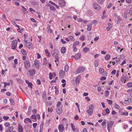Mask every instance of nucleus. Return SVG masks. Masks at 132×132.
<instances>
[{"mask_svg": "<svg viewBox=\"0 0 132 132\" xmlns=\"http://www.w3.org/2000/svg\"><path fill=\"white\" fill-rule=\"evenodd\" d=\"M31 108L30 106H29L28 108V113L29 114L31 111Z\"/></svg>", "mask_w": 132, "mask_h": 132, "instance_id": "41", "label": "nucleus"}, {"mask_svg": "<svg viewBox=\"0 0 132 132\" xmlns=\"http://www.w3.org/2000/svg\"><path fill=\"white\" fill-rule=\"evenodd\" d=\"M128 14L130 15H131L132 14V11L129 10L127 11L126 12H125L124 13V17L125 19H126L128 16L127 14Z\"/></svg>", "mask_w": 132, "mask_h": 132, "instance_id": "7", "label": "nucleus"}, {"mask_svg": "<svg viewBox=\"0 0 132 132\" xmlns=\"http://www.w3.org/2000/svg\"><path fill=\"white\" fill-rule=\"evenodd\" d=\"M104 0H97V1L98 3L102 4L104 1Z\"/></svg>", "mask_w": 132, "mask_h": 132, "instance_id": "45", "label": "nucleus"}, {"mask_svg": "<svg viewBox=\"0 0 132 132\" xmlns=\"http://www.w3.org/2000/svg\"><path fill=\"white\" fill-rule=\"evenodd\" d=\"M132 100L131 98H128L127 100L125 101V103L126 104H129L131 102Z\"/></svg>", "mask_w": 132, "mask_h": 132, "instance_id": "15", "label": "nucleus"}, {"mask_svg": "<svg viewBox=\"0 0 132 132\" xmlns=\"http://www.w3.org/2000/svg\"><path fill=\"white\" fill-rule=\"evenodd\" d=\"M3 101L5 104H6L7 103V100L6 98H4L3 99Z\"/></svg>", "mask_w": 132, "mask_h": 132, "instance_id": "62", "label": "nucleus"}, {"mask_svg": "<svg viewBox=\"0 0 132 132\" xmlns=\"http://www.w3.org/2000/svg\"><path fill=\"white\" fill-rule=\"evenodd\" d=\"M62 106L58 107L57 108L56 112L59 114H61L62 113Z\"/></svg>", "mask_w": 132, "mask_h": 132, "instance_id": "10", "label": "nucleus"}, {"mask_svg": "<svg viewBox=\"0 0 132 132\" xmlns=\"http://www.w3.org/2000/svg\"><path fill=\"white\" fill-rule=\"evenodd\" d=\"M17 42L16 40H14L12 41L11 47L13 50H15L17 46Z\"/></svg>", "mask_w": 132, "mask_h": 132, "instance_id": "4", "label": "nucleus"}, {"mask_svg": "<svg viewBox=\"0 0 132 132\" xmlns=\"http://www.w3.org/2000/svg\"><path fill=\"white\" fill-rule=\"evenodd\" d=\"M31 118L34 119H36V115H35L33 114L31 116Z\"/></svg>", "mask_w": 132, "mask_h": 132, "instance_id": "54", "label": "nucleus"}, {"mask_svg": "<svg viewBox=\"0 0 132 132\" xmlns=\"http://www.w3.org/2000/svg\"><path fill=\"white\" fill-rule=\"evenodd\" d=\"M9 100L11 104L13 105L15 104V103L14 102V101L12 99L10 98V99Z\"/></svg>", "mask_w": 132, "mask_h": 132, "instance_id": "28", "label": "nucleus"}, {"mask_svg": "<svg viewBox=\"0 0 132 132\" xmlns=\"http://www.w3.org/2000/svg\"><path fill=\"white\" fill-rule=\"evenodd\" d=\"M25 68L26 69H28L30 67V64L29 62L28 61H26L24 62Z\"/></svg>", "mask_w": 132, "mask_h": 132, "instance_id": "6", "label": "nucleus"}, {"mask_svg": "<svg viewBox=\"0 0 132 132\" xmlns=\"http://www.w3.org/2000/svg\"><path fill=\"white\" fill-rule=\"evenodd\" d=\"M84 67H81L78 68L76 71V73L78 74L84 72Z\"/></svg>", "mask_w": 132, "mask_h": 132, "instance_id": "5", "label": "nucleus"}, {"mask_svg": "<svg viewBox=\"0 0 132 132\" xmlns=\"http://www.w3.org/2000/svg\"><path fill=\"white\" fill-rule=\"evenodd\" d=\"M24 122L25 123H27L28 122H31V121L30 118H27L24 120Z\"/></svg>", "mask_w": 132, "mask_h": 132, "instance_id": "23", "label": "nucleus"}, {"mask_svg": "<svg viewBox=\"0 0 132 132\" xmlns=\"http://www.w3.org/2000/svg\"><path fill=\"white\" fill-rule=\"evenodd\" d=\"M89 49L87 47H85L83 49V51L85 53L89 52Z\"/></svg>", "mask_w": 132, "mask_h": 132, "instance_id": "22", "label": "nucleus"}, {"mask_svg": "<svg viewBox=\"0 0 132 132\" xmlns=\"http://www.w3.org/2000/svg\"><path fill=\"white\" fill-rule=\"evenodd\" d=\"M118 19L117 21V23H119L121 22V20L119 16H118Z\"/></svg>", "mask_w": 132, "mask_h": 132, "instance_id": "48", "label": "nucleus"}, {"mask_svg": "<svg viewBox=\"0 0 132 132\" xmlns=\"http://www.w3.org/2000/svg\"><path fill=\"white\" fill-rule=\"evenodd\" d=\"M105 58L107 60H108L110 58V56L109 55H107L105 56Z\"/></svg>", "mask_w": 132, "mask_h": 132, "instance_id": "36", "label": "nucleus"}, {"mask_svg": "<svg viewBox=\"0 0 132 132\" xmlns=\"http://www.w3.org/2000/svg\"><path fill=\"white\" fill-rule=\"evenodd\" d=\"M59 3L60 6L61 7L64 6L65 5V3L63 0H60L59 1Z\"/></svg>", "mask_w": 132, "mask_h": 132, "instance_id": "8", "label": "nucleus"}, {"mask_svg": "<svg viewBox=\"0 0 132 132\" xmlns=\"http://www.w3.org/2000/svg\"><path fill=\"white\" fill-rule=\"evenodd\" d=\"M106 124V122L104 121H103L101 125L102 126L103 128H104L106 127V126L105 125Z\"/></svg>", "mask_w": 132, "mask_h": 132, "instance_id": "26", "label": "nucleus"}, {"mask_svg": "<svg viewBox=\"0 0 132 132\" xmlns=\"http://www.w3.org/2000/svg\"><path fill=\"white\" fill-rule=\"evenodd\" d=\"M58 129L60 132H63L64 130V127L62 124L60 125L58 127Z\"/></svg>", "mask_w": 132, "mask_h": 132, "instance_id": "12", "label": "nucleus"}, {"mask_svg": "<svg viewBox=\"0 0 132 132\" xmlns=\"http://www.w3.org/2000/svg\"><path fill=\"white\" fill-rule=\"evenodd\" d=\"M121 115L127 116L128 115V113L127 112H126V113L125 112H122L121 113Z\"/></svg>", "mask_w": 132, "mask_h": 132, "instance_id": "58", "label": "nucleus"}, {"mask_svg": "<svg viewBox=\"0 0 132 132\" xmlns=\"http://www.w3.org/2000/svg\"><path fill=\"white\" fill-rule=\"evenodd\" d=\"M37 125V123H34L33 124V127L34 128H36V126Z\"/></svg>", "mask_w": 132, "mask_h": 132, "instance_id": "55", "label": "nucleus"}, {"mask_svg": "<svg viewBox=\"0 0 132 132\" xmlns=\"http://www.w3.org/2000/svg\"><path fill=\"white\" fill-rule=\"evenodd\" d=\"M21 52L22 53L23 55H26L27 54L26 51L24 49H21Z\"/></svg>", "mask_w": 132, "mask_h": 132, "instance_id": "25", "label": "nucleus"}, {"mask_svg": "<svg viewBox=\"0 0 132 132\" xmlns=\"http://www.w3.org/2000/svg\"><path fill=\"white\" fill-rule=\"evenodd\" d=\"M99 71L100 73H103V75L107 76L108 74L107 72H104V69L102 68L99 69Z\"/></svg>", "mask_w": 132, "mask_h": 132, "instance_id": "13", "label": "nucleus"}, {"mask_svg": "<svg viewBox=\"0 0 132 132\" xmlns=\"http://www.w3.org/2000/svg\"><path fill=\"white\" fill-rule=\"evenodd\" d=\"M69 68V67L68 65H65V68H64V70L66 71H67L68 70V69Z\"/></svg>", "mask_w": 132, "mask_h": 132, "instance_id": "46", "label": "nucleus"}, {"mask_svg": "<svg viewBox=\"0 0 132 132\" xmlns=\"http://www.w3.org/2000/svg\"><path fill=\"white\" fill-rule=\"evenodd\" d=\"M3 118V119L5 120H7L9 118V117L8 116H4Z\"/></svg>", "mask_w": 132, "mask_h": 132, "instance_id": "49", "label": "nucleus"}, {"mask_svg": "<svg viewBox=\"0 0 132 132\" xmlns=\"http://www.w3.org/2000/svg\"><path fill=\"white\" fill-rule=\"evenodd\" d=\"M80 78L81 77L80 76H78L77 77L76 80V82L77 84H79Z\"/></svg>", "mask_w": 132, "mask_h": 132, "instance_id": "20", "label": "nucleus"}, {"mask_svg": "<svg viewBox=\"0 0 132 132\" xmlns=\"http://www.w3.org/2000/svg\"><path fill=\"white\" fill-rule=\"evenodd\" d=\"M23 127L20 124H19L18 130L19 132H22L23 131Z\"/></svg>", "mask_w": 132, "mask_h": 132, "instance_id": "18", "label": "nucleus"}, {"mask_svg": "<svg viewBox=\"0 0 132 132\" xmlns=\"http://www.w3.org/2000/svg\"><path fill=\"white\" fill-rule=\"evenodd\" d=\"M92 23L88 25H87V30L89 31H90L92 29Z\"/></svg>", "mask_w": 132, "mask_h": 132, "instance_id": "24", "label": "nucleus"}, {"mask_svg": "<svg viewBox=\"0 0 132 132\" xmlns=\"http://www.w3.org/2000/svg\"><path fill=\"white\" fill-rule=\"evenodd\" d=\"M61 104V102L60 101H59L58 102L57 104H56V106L57 107H60V105Z\"/></svg>", "mask_w": 132, "mask_h": 132, "instance_id": "40", "label": "nucleus"}, {"mask_svg": "<svg viewBox=\"0 0 132 132\" xmlns=\"http://www.w3.org/2000/svg\"><path fill=\"white\" fill-rule=\"evenodd\" d=\"M92 22L93 24H95V25H96V24H97V21L96 20H93V21Z\"/></svg>", "mask_w": 132, "mask_h": 132, "instance_id": "47", "label": "nucleus"}, {"mask_svg": "<svg viewBox=\"0 0 132 132\" xmlns=\"http://www.w3.org/2000/svg\"><path fill=\"white\" fill-rule=\"evenodd\" d=\"M50 10H53V11H54L55 10V9L53 6L51 5H50Z\"/></svg>", "mask_w": 132, "mask_h": 132, "instance_id": "31", "label": "nucleus"}, {"mask_svg": "<svg viewBox=\"0 0 132 132\" xmlns=\"http://www.w3.org/2000/svg\"><path fill=\"white\" fill-rule=\"evenodd\" d=\"M94 64L96 67H97L98 66V60H96L94 62Z\"/></svg>", "mask_w": 132, "mask_h": 132, "instance_id": "32", "label": "nucleus"}, {"mask_svg": "<svg viewBox=\"0 0 132 132\" xmlns=\"http://www.w3.org/2000/svg\"><path fill=\"white\" fill-rule=\"evenodd\" d=\"M60 75L61 76H62L64 75L65 73L64 71H63L62 70H61L60 72Z\"/></svg>", "mask_w": 132, "mask_h": 132, "instance_id": "27", "label": "nucleus"}, {"mask_svg": "<svg viewBox=\"0 0 132 132\" xmlns=\"http://www.w3.org/2000/svg\"><path fill=\"white\" fill-rule=\"evenodd\" d=\"M26 46L27 47L29 48H30V47H31V45H32L31 43H28L25 44Z\"/></svg>", "mask_w": 132, "mask_h": 132, "instance_id": "29", "label": "nucleus"}, {"mask_svg": "<svg viewBox=\"0 0 132 132\" xmlns=\"http://www.w3.org/2000/svg\"><path fill=\"white\" fill-rule=\"evenodd\" d=\"M49 78L50 79H52V75L51 73L50 72L49 73Z\"/></svg>", "mask_w": 132, "mask_h": 132, "instance_id": "42", "label": "nucleus"}, {"mask_svg": "<svg viewBox=\"0 0 132 132\" xmlns=\"http://www.w3.org/2000/svg\"><path fill=\"white\" fill-rule=\"evenodd\" d=\"M36 119H37L38 120L40 118V115L38 114H37L36 115Z\"/></svg>", "mask_w": 132, "mask_h": 132, "instance_id": "44", "label": "nucleus"}, {"mask_svg": "<svg viewBox=\"0 0 132 132\" xmlns=\"http://www.w3.org/2000/svg\"><path fill=\"white\" fill-rule=\"evenodd\" d=\"M116 70H114L111 72V73L112 74L115 75L116 74Z\"/></svg>", "mask_w": 132, "mask_h": 132, "instance_id": "57", "label": "nucleus"}, {"mask_svg": "<svg viewBox=\"0 0 132 132\" xmlns=\"http://www.w3.org/2000/svg\"><path fill=\"white\" fill-rule=\"evenodd\" d=\"M93 6L94 8L97 10L98 11L101 9V7L100 6L96 3L94 4Z\"/></svg>", "mask_w": 132, "mask_h": 132, "instance_id": "9", "label": "nucleus"}, {"mask_svg": "<svg viewBox=\"0 0 132 132\" xmlns=\"http://www.w3.org/2000/svg\"><path fill=\"white\" fill-rule=\"evenodd\" d=\"M79 44V42L78 41L76 42L73 45V47L76 46L78 45Z\"/></svg>", "mask_w": 132, "mask_h": 132, "instance_id": "38", "label": "nucleus"}, {"mask_svg": "<svg viewBox=\"0 0 132 132\" xmlns=\"http://www.w3.org/2000/svg\"><path fill=\"white\" fill-rule=\"evenodd\" d=\"M81 55V54L80 53H79L76 54L75 56H72V57L75 58V60H77L80 58Z\"/></svg>", "mask_w": 132, "mask_h": 132, "instance_id": "16", "label": "nucleus"}, {"mask_svg": "<svg viewBox=\"0 0 132 132\" xmlns=\"http://www.w3.org/2000/svg\"><path fill=\"white\" fill-rule=\"evenodd\" d=\"M54 88L55 89V93L56 94H58L59 93V92L58 90V89L57 88V87L56 86H55L54 87Z\"/></svg>", "mask_w": 132, "mask_h": 132, "instance_id": "43", "label": "nucleus"}, {"mask_svg": "<svg viewBox=\"0 0 132 132\" xmlns=\"http://www.w3.org/2000/svg\"><path fill=\"white\" fill-rule=\"evenodd\" d=\"M114 123V121H107V128L108 131L109 132H111V128L113 125Z\"/></svg>", "mask_w": 132, "mask_h": 132, "instance_id": "2", "label": "nucleus"}, {"mask_svg": "<svg viewBox=\"0 0 132 132\" xmlns=\"http://www.w3.org/2000/svg\"><path fill=\"white\" fill-rule=\"evenodd\" d=\"M69 38L70 39V40H71L72 41H73L74 40V39L73 38V37L72 36H70L69 37Z\"/></svg>", "mask_w": 132, "mask_h": 132, "instance_id": "53", "label": "nucleus"}, {"mask_svg": "<svg viewBox=\"0 0 132 132\" xmlns=\"http://www.w3.org/2000/svg\"><path fill=\"white\" fill-rule=\"evenodd\" d=\"M106 100L108 101V102L109 104L110 105H111L112 103V101L111 100L107 99Z\"/></svg>", "mask_w": 132, "mask_h": 132, "instance_id": "39", "label": "nucleus"}, {"mask_svg": "<svg viewBox=\"0 0 132 132\" xmlns=\"http://www.w3.org/2000/svg\"><path fill=\"white\" fill-rule=\"evenodd\" d=\"M94 108V105L93 104H91L90 106H89V109L87 110V112L90 115H92L93 112V109Z\"/></svg>", "mask_w": 132, "mask_h": 132, "instance_id": "3", "label": "nucleus"}, {"mask_svg": "<svg viewBox=\"0 0 132 132\" xmlns=\"http://www.w3.org/2000/svg\"><path fill=\"white\" fill-rule=\"evenodd\" d=\"M73 51L74 52H76V51H77V48H76V46H74V47H73Z\"/></svg>", "mask_w": 132, "mask_h": 132, "instance_id": "61", "label": "nucleus"}, {"mask_svg": "<svg viewBox=\"0 0 132 132\" xmlns=\"http://www.w3.org/2000/svg\"><path fill=\"white\" fill-rule=\"evenodd\" d=\"M66 51V48L64 47H63L61 49V52L62 53H64Z\"/></svg>", "mask_w": 132, "mask_h": 132, "instance_id": "21", "label": "nucleus"}, {"mask_svg": "<svg viewBox=\"0 0 132 132\" xmlns=\"http://www.w3.org/2000/svg\"><path fill=\"white\" fill-rule=\"evenodd\" d=\"M127 86L129 87H132V83L131 82H128L127 84Z\"/></svg>", "mask_w": 132, "mask_h": 132, "instance_id": "35", "label": "nucleus"}, {"mask_svg": "<svg viewBox=\"0 0 132 132\" xmlns=\"http://www.w3.org/2000/svg\"><path fill=\"white\" fill-rule=\"evenodd\" d=\"M79 118V116L77 115H76L74 117V119L76 120H77Z\"/></svg>", "mask_w": 132, "mask_h": 132, "instance_id": "59", "label": "nucleus"}, {"mask_svg": "<svg viewBox=\"0 0 132 132\" xmlns=\"http://www.w3.org/2000/svg\"><path fill=\"white\" fill-rule=\"evenodd\" d=\"M30 76H33L35 74L36 71L34 69H30L28 71Z\"/></svg>", "mask_w": 132, "mask_h": 132, "instance_id": "11", "label": "nucleus"}, {"mask_svg": "<svg viewBox=\"0 0 132 132\" xmlns=\"http://www.w3.org/2000/svg\"><path fill=\"white\" fill-rule=\"evenodd\" d=\"M53 109L51 108H48V111L49 112H52Z\"/></svg>", "mask_w": 132, "mask_h": 132, "instance_id": "52", "label": "nucleus"}, {"mask_svg": "<svg viewBox=\"0 0 132 132\" xmlns=\"http://www.w3.org/2000/svg\"><path fill=\"white\" fill-rule=\"evenodd\" d=\"M101 104L102 106L103 107V108H105L106 107L104 103L103 102H102Z\"/></svg>", "mask_w": 132, "mask_h": 132, "instance_id": "56", "label": "nucleus"}, {"mask_svg": "<svg viewBox=\"0 0 132 132\" xmlns=\"http://www.w3.org/2000/svg\"><path fill=\"white\" fill-rule=\"evenodd\" d=\"M85 38V37L83 36H81L80 37V39L81 40H84Z\"/></svg>", "mask_w": 132, "mask_h": 132, "instance_id": "64", "label": "nucleus"}, {"mask_svg": "<svg viewBox=\"0 0 132 132\" xmlns=\"http://www.w3.org/2000/svg\"><path fill=\"white\" fill-rule=\"evenodd\" d=\"M4 125L5 127H8L10 126V124L8 122H6L5 123Z\"/></svg>", "mask_w": 132, "mask_h": 132, "instance_id": "37", "label": "nucleus"}, {"mask_svg": "<svg viewBox=\"0 0 132 132\" xmlns=\"http://www.w3.org/2000/svg\"><path fill=\"white\" fill-rule=\"evenodd\" d=\"M51 54L53 56L55 59V62H56V61L59 60V58L57 55H58V51L56 49H54L51 52Z\"/></svg>", "mask_w": 132, "mask_h": 132, "instance_id": "1", "label": "nucleus"}, {"mask_svg": "<svg viewBox=\"0 0 132 132\" xmlns=\"http://www.w3.org/2000/svg\"><path fill=\"white\" fill-rule=\"evenodd\" d=\"M71 126L72 128V130L73 131H74L75 130V126L72 123H71Z\"/></svg>", "mask_w": 132, "mask_h": 132, "instance_id": "34", "label": "nucleus"}, {"mask_svg": "<svg viewBox=\"0 0 132 132\" xmlns=\"http://www.w3.org/2000/svg\"><path fill=\"white\" fill-rule=\"evenodd\" d=\"M34 64L36 66V68L38 69H39L40 67V64L38 60H36L35 61Z\"/></svg>", "mask_w": 132, "mask_h": 132, "instance_id": "14", "label": "nucleus"}, {"mask_svg": "<svg viewBox=\"0 0 132 132\" xmlns=\"http://www.w3.org/2000/svg\"><path fill=\"white\" fill-rule=\"evenodd\" d=\"M126 79L127 77L125 76L124 75H123L121 78V80L122 82H124V83H125Z\"/></svg>", "mask_w": 132, "mask_h": 132, "instance_id": "17", "label": "nucleus"}, {"mask_svg": "<svg viewBox=\"0 0 132 132\" xmlns=\"http://www.w3.org/2000/svg\"><path fill=\"white\" fill-rule=\"evenodd\" d=\"M126 63V61L125 60H124L121 63V65H123L124 64Z\"/></svg>", "mask_w": 132, "mask_h": 132, "instance_id": "63", "label": "nucleus"}, {"mask_svg": "<svg viewBox=\"0 0 132 132\" xmlns=\"http://www.w3.org/2000/svg\"><path fill=\"white\" fill-rule=\"evenodd\" d=\"M106 112L108 114H109L110 113V111L108 108H107L105 110Z\"/></svg>", "mask_w": 132, "mask_h": 132, "instance_id": "51", "label": "nucleus"}, {"mask_svg": "<svg viewBox=\"0 0 132 132\" xmlns=\"http://www.w3.org/2000/svg\"><path fill=\"white\" fill-rule=\"evenodd\" d=\"M99 37L98 36H97L94 39V40L95 41H97L99 39Z\"/></svg>", "mask_w": 132, "mask_h": 132, "instance_id": "60", "label": "nucleus"}, {"mask_svg": "<svg viewBox=\"0 0 132 132\" xmlns=\"http://www.w3.org/2000/svg\"><path fill=\"white\" fill-rule=\"evenodd\" d=\"M13 130V126H11L7 129L5 130V132H11Z\"/></svg>", "mask_w": 132, "mask_h": 132, "instance_id": "19", "label": "nucleus"}, {"mask_svg": "<svg viewBox=\"0 0 132 132\" xmlns=\"http://www.w3.org/2000/svg\"><path fill=\"white\" fill-rule=\"evenodd\" d=\"M28 87H30L31 88H32V84L31 83V82H29L28 84Z\"/></svg>", "mask_w": 132, "mask_h": 132, "instance_id": "50", "label": "nucleus"}, {"mask_svg": "<svg viewBox=\"0 0 132 132\" xmlns=\"http://www.w3.org/2000/svg\"><path fill=\"white\" fill-rule=\"evenodd\" d=\"M109 92L108 90H106L105 92V96L106 97L108 96L109 95Z\"/></svg>", "mask_w": 132, "mask_h": 132, "instance_id": "30", "label": "nucleus"}, {"mask_svg": "<svg viewBox=\"0 0 132 132\" xmlns=\"http://www.w3.org/2000/svg\"><path fill=\"white\" fill-rule=\"evenodd\" d=\"M54 90L53 86L52 87H50L49 89V90L51 92H52Z\"/></svg>", "mask_w": 132, "mask_h": 132, "instance_id": "33", "label": "nucleus"}]
</instances>
